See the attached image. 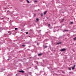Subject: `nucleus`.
<instances>
[{
  "instance_id": "f257e3e1",
  "label": "nucleus",
  "mask_w": 76,
  "mask_h": 76,
  "mask_svg": "<svg viewBox=\"0 0 76 76\" xmlns=\"http://www.w3.org/2000/svg\"><path fill=\"white\" fill-rule=\"evenodd\" d=\"M66 50V49L65 48H64L61 49L60 51H65Z\"/></svg>"
},
{
  "instance_id": "f03ea898",
  "label": "nucleus",
  "mask_w": 76,
  "mask_h": 76,
  "mask_svg": "<svg viewBox=\"0 0 76 76\" xmlns=\"http://www.w3.org/2000/svg\"><path fill=\"white\" fill-rule=\"evenodd\" d=\"M68 31H69L68 30H64L63 31L64 32L65 31L68 32Z\"/></svg>"
},
{
  "instance_id": "7ed1b4c3",
  "label": "nucleus",
  "mask_w": 76,
  "mask_h": 76,
  "mask_svg": "<svg viewBox=\"0 0 76 76\" xmlns=\"http://www.w3.org/2000/svg\"><path fill=\"white\" fill-rule=\"evenodd\" d=\"M42 53H40L38 54V56H42Z\"/></svg>"
},
{
  "instance_id": "20e7f679",
  "label": "nucleus",
  "mask_w": 76,
  "mask_h": 76,
  "mask_svg": "<svg viewBox=\"0 0 76 76\" xmlns=\"http://www.w3.org/2000/svg\"><path fill=\"white\" fill-rule=\"evenodd\" d=\"M61 44V42H59V43H57V44L58 45H59V44Z\"/></svg>"
},
{
  "instance_id": "39448f33",
  "label": "nucleus",
  "mask_w": 76,
  "mask_h": 76,
  "mask_svg": "<svg viewBox=\"0 0 76 76\" xmlns=\"http://www.w3.org/2000/svg\"><path fill=\"white\" fill-rule=\"evenodd\" d=\"M19 72H20L21 73H24V71H19Z\"/></svg>"
},
{
  "instance_id": "423d86ee",
  "label": "nucleus",
  "mask_w": 76,
  "mask_h": 76,
  "mask_svg": "<svg viewBox=\"0 0 76 76\" xmlns=\"http://www.w3.org/2000/svg\"><path fill=\"white\" fill-rule=\"evenodd\" d=\"M47 11H46L44 12V15H46V13H47Z\"/></svg>"
},
{
  "instance_id": "0eeeda50",
  "label": "nucleus",
  "mask_w": 76,
  "mask_h": 76,
  "mask_svg": "<svg viewBox=\"0 0 76 76\" xmlns=\"http://www.w3.org/2000/svg\"><path fill=\"white\" fill-rule=\"evenodd\" d=\"M64 21V19H62L61 21V22H63Z\"/></svg>"
},
{
  "instance_id": "6e6552de",
  "label": "nucleus",
  "mask_w": 76,
  "mask_h": 76,
  "mask_svg": "<svg viewBox=\"0 0 76 76\" xmlns=\"http://www.w3.org/2000/svg\"><path fill=\"white\" fill-rule=\"evenodd\" d=\"M73 40H74V41H76V37L73 38Z\"/></svg>"
},
{
  "instance_id": "1a4fd4ad",
  "label": "nucleus",
  "mask_w": 76,
  "mask_h": 76,
  "mask_svg": "<svg viewBox=\"0 0 76 76\" xmlns=\"http://www.w3.org/2000/svg\"><path fill=\"white\" fill-rule=\"evenodd\" d=\"M27 2L28 3H29V1H28V0H26Z\"/></svg>"
},
{
  "instance_id": "9d476101",
  "label": "nucleus",
  "mask_w": 76,
  "mask_h": 76,
  "mask_svg": "<svg viewBox=\"0 0 76 76\" xmlns=\"http://www.w3.org/2000/svg\"><path fill=\"white\" fill-rule=\"evenodd\" d=\"M34 3H37V2H38V1H34Z\"/></svg>"
},
{
  "instance_id": "9b49d317",
  "label": "nucleus",
  "mask_w": 76,
  "mask_h": 76,
  "mask_svg": "<svg viewBox=\"0 0 76 76\" xmlns=\"http://www.w3.org/2000/svg\"><path fill=\"white\" fill-rule=\"evenodd\" d=\"M22 47H25V45H22Z\"/></svg>"
},
{
  "instance_id": "f8f14e48",
  "label": "nucleus",
  "mask_w": 76,
  "mask_h": 76,
  "mask_svg": "<svg viewBox=\"0 0 76 76\" xmlns=\"http://www.w3.org/2000/svg\"><path fill=\"white\" fill-rule=\"evenodd\" d=\"M70 23H71V24H73V22H72Z\"/></svg>"
},
{
  "instance_id": "ddd939ff",
  "label": "nucleus",
  "mask_w": 76,
  "mask_h": 76,
  "mask_svg": "<svg viewBox=\"0 0 76 76\" xmlns=\"http://www.w3.org/2000/svg\"><path fill=\"white\" fill-rule=\"evenodd\" d=\"M68 69L69 70H71V69L70 68H68Z\"/></svg>"
},
{
  "instance_id": "4468645a",
  "label": "nucleus",
  "mask_w": 76,
  "mask_h": 76,
  "mask_svg": "<svg viewBox=\"0 0 76 76\" xmlns=\"http://www.w3.org/2000/svg\"><path fill=\"white\" fill-rule=\"evenodd\" d=\"M9 33H10L9 35H11L12 34V33H11V32H9Z\"/></svg>"
},
{
  "instance_id": "2eb2a0df",
  "label": "nucleus",
  "mask_w": 76,
  "mask_h": 76,
  "mask_svg": "<svg viewBox=\"0 0 76 76\" xmlns=\"http://www.w3.org/2000/svg\"><path fill=\"white\" fill-rule=\"evenodd\" d=\"M74 69H75V68L73 67H72V70H74Z\"/></svg>"
},
{
  "instance_id": "dca6fc26",
  "label": "nucleus",
  "mask_w": 76,
  "mask_h": 76,
  "mask_svg": "<svg viewBox=\"0 0 76 76\" xmlns=\"http://www.w3.org/2000/svg\"><path fill=\"white\" fill-rule=\"evenodd\" d=\"M75 66H76V65H75L73 67H74V68H75Z\"/></svg>"
},
{
  "instance_id": "f3484780",
  "label": "nucleus",
  "mask_w": 76,
  "mask_h": 76,
  "mask_svg": "<svg viewBox=\"0 0 76 76\" xmlns=\"http://www.w3.org/2000/svg\"><path fill=\"white\" fill-rule=\"evenodd\" d=\"M15 30H17V29H18V28H15Z\"/></svg>"
},
{
  "instance_id": "a211bd4d",
  "label": "nucleus",
  "mask_w": 76,
  "mask_h": 76,
  "mask_svg": "<svg viewBox=\"0 0 76 76\" xmlns=\"http://www.w3.org/2000/svg\"><path fill=\"white\" fill-rule=\"evenodd\" d=\"M47 46H45V47H44L45 48H47Z\"/></svg>"
},
{
  "instance_id": "6ab92c4d",
  "label": "nucleus",
  "mask_w": 76,
  "mask_h": 76,
  "mask_svg": "<svg viewBox=\"0 0 76 76\" xmlns=\"http://www.w3.org/2000/svg\"><path fill=\"white\" fill-rule=\"evenodd\" d=\"M37 20V21H38V18H37L36 19Z\"/></svg>"
},
{
  "instance_id": "aec40b11",
  "label": "nucleus",
  "mask_w": 76,
  "mask_h": 76,
  "mask_svg": "<svg viewBox=\"0 0 76 76\" xmlns=\"http://www.w3.org/2000/svg\"><path fill=\"white\" fill-rule=\"evenodd\" d=\"M26 34H28V32H26Z\"/></svg>"
},
{
  "instance_id": "412c9836",
  "label": "nucleus",
  "mask_w": 76,
  "mask_h": 76,
  "mask_svg": "<svg viewBox=\"0 0 76 76\" xmlns=\"http://www.w3.org/2000/svg\"><path fill=\"white\" fill-rule=\"evenodd\" d=\"M9 76H12V75H9Z\"/></svg>"
},
{
  "instance_id": "4be33fe9",
  "label": "nucleus",
  "mask_w": 76,
  "mask_h": 76,
  "mask_svg": "<svg viewBox=\"0 0 76 76\" xmlns=\"http://www.w3.org/2000/svg\"><path fill=\"white\" fill-rule=\"evenodd\" d=\"M48 25H49V26H50V24H48Z\"/></svg>"
},
{
  "instance_id": "5701e85b",
  "label": "nucleus",
  "mask_w": 76,
  "mask_h": 76,
  "mask_svg": "<svg viewBox=\"0 0 76 76\" xmlns=\"http://www.w3.org/2000/svg\"><path fill=\"white\" fill-rule=\"evenodd\" d=\"M35 16V14H34V16Z\"/></svg>"
},
{
  "instance_id": "b1692460",
  "label": "nucleus",
  "mask_w": 76,
  "mask_h": 76,
  "mask_svg": "<svg viewBox=\"0 0 76 76\" xmlns=\"http://www.w3.org/2000/svg\"><path fill=\"white\" fill-rule=\"evenodd\" d=\"M9 19V18H8V19Z\"/></svg>"
},
{
  "instance_id": "393cba45",
  "label": "nucleus",
  "mask_w": 76,
  "mask_h": 76,
  "mask_svg": "<svg viewBox=\"0 0 76 76\" xmlns=\"http://www.w3.org/2000/svg\"><path fill=\"white\" fill-rule=\"evenodd\" d=\"M28 73H30V72H28Z\"/></svg>"
},
{
  "instance_id": "a878e982",
  "label": "nucleus",
  "mask_w": 76,
  "mask_h": 76,
  "mask_svg": "<svg viewBox=\"0 0 76 76\" xmlns=\"http://www.w3.org/2000/svg\"><path fill=\"white\" fill-rule=\"evenodd\" d=\"M41 16H42V14Z\"/></svg>"
},
{
  "instance_id": "bb28decb",
  "label": "nucleus",
  "mask_w": 76,
  "mask_h": 76,
  "mask_svg": "<svg viewBox=\"0 0 76 76\" xmlns=\"http://www.w3.org/2000/svg\"><path fill=\"white\" fill-rule=\"evenodd\" d=\"M7 8H5V9H6Z\"/></svg>"
}]
</instances>
